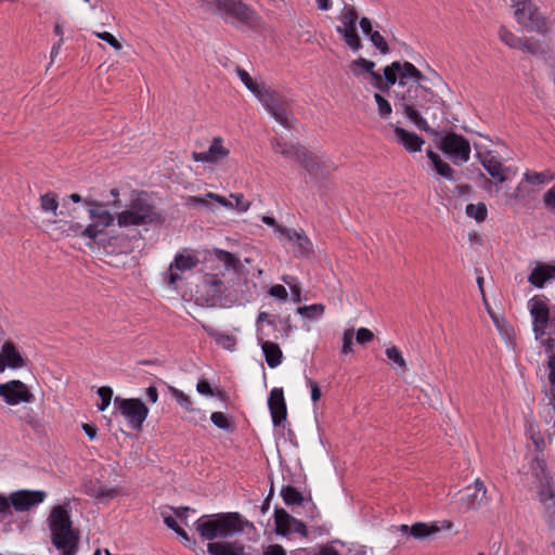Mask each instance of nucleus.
I'll use <instances>...</instances> for the list:
<instances>
[{
	"label": "nucleus",
	"mask_w": 555,
	"mask_h": 555,
	"mask_svg": "<svg viewBox=\"0 0 555 555\" xmlns=\"http://www.w3.org/2000/svg\"><path fill=\"white\" fill-rule=\"evenodd\" d=\"M398 105L403 114L420 129L430 132L428 122L421 112H427V103L439 104L440 98L423 83H412L405 90L396 92Z\"/></svg>",
	"instance_id": "nucleus-1"
},
{
	"label": "nucleus",
	"mask_w": 555,
	"mask_h": 555,
	"mask_svg": "<svg viewBox=\"0 0 555 555\" xmlns=\"http://www.w3.org/2000/svg\"><path fill=\"white\" fill-rule=\"evenodd\" d=\"M195 530L207 541L227 539L253 528V524L245 520L238 513H220L203 515L194 522Z\"/></svg>",
	"instance_id": "nucleus-2"
},
{
	"label": "nucleus",
	"mask_w": 555,
	"mask_h": 555,
	"mask_svg": "<svg viewBox=\"0 0 555 555\" xmlns=\"http://www.w3.org/2000/svg\"><path fill=\"white\" fill-rule=\"evenodd\" d=\"M51 542L60 555H76L79 534L73 529L68 504L54 506L48 517Z\"/></svg>",
	"instance_id": "nucleus-3"
},
{
	"label": "nucleus",
	"mask_w": 555,
	"mask_h": 555,
	"mask_svg": "<svg viewBox=\"0 0 555 555\" xmlns=\"http://www.w3.org/2000/svg\"><path fill=\"white\" fill-rule=\"evenodd\" d=\"M205 10L223 18L234 20L242 24H254L256 12L241 0H197Z\"/></svg>",
	"instance_id": "nucleus-4"
},
{
	"label": "nucleus",
	"mask_w": 555,
	"mask_h": 555,
	"mask_svg": "<svg viewBox=\"0 0 555 555\" xmlns=\"http://www.w3.org/2000/svg\"><path fill=\"white\" fill-rule=\"evenodd\" d=\"M515 21L528 31L546 34L551 22L539 11L531 0H511Z\"/></svg>",
	"instance_id": "nucleus-5"
},
{
	"label": "nucleus",
	"mask_w": 555,
	"mask_h": 555,
	"mask_svg": "<svg viewBox=\"0 0 555 555\" xmlns=\"http://www.w3.org/2000/svg\"><path fill=\"white\" fill-rule=\"evenodd\" d=\"M158 215L147 199L139 194L133 198L127 209L117 215V223L120 228L131 225H145L155 222Z\"/></svg>",
	"instance_id": "nucleus-6"
},
{
	"label": "nucleus",
	"mask_w": 555,
	"mask_h": 555,
	"mask_svg": "<svg viewBox=\"0 0 555 555\" xmlns=\"http://www.w3.org/2000/svg\"><path fill=\"white\" fill-rule=\"evenodd\" d=\"M83 202L88 206L89 218L92 222L83 228L81 236L96 242L104 234V230L114 223L115 217L106 209L104 203L91 198H85Z\"/></svg>",
	"instance_id": "nucleus-7"
},
{
	"label": "nucleus",
	"mask_w": 555,
	"mask_h": 555,
	"mask_svg": "<svg viewBox=\"0 0 555 555\" xmlns=\"http://www.w3.org/2000/svg\"><path fill=\"white\" fill-rule=\"evenodd\" d=\"M272 149L275 153L298 162L301 166H304L310 176L317 178L322 176V168L326 167L325 163H320V160L315 158L310 152H308L304 146L275 141L272 143Z\"/></svg>",
	"instance_id": "nucleus-8"
},
{
	"label": "nucleus",
	"mask_w": 555,
	"mask_h": 555,
	"mask_svg": "<svg viewBox=\"0 0 555 555\" xmlns=\"http://www.w3.org/2000/svg\"><path fill=\"white\" fill-rule=\"evenodd\" d=\"M358 18V12L354 7L345 3L337 16L339 25L335 28L352 51H359L362 48V42L357 29Z\"/></svg>",
	"instance_id": "nucleus-9"
},
{
	"label": "nucleus",
	"mask_w": 555,
	"mask_h": 555,
	"mask_svg": "<svg viewBox=\"0 0 555 555\" xmlns=\"http://www.w3.org/2000/svg\"><path fill=\"white\" fill-rule=\"evenodd\" d=\"M384 76L388 86L409 87L412 83H423L424 75L410 62L395 61L384 68Z\"/></svg>",
	"instance_id": "nucleus-10"
},
{
	"label": "nucleus",
	"mask_w": 555,
	"mask_h": 555,
	"mask_svg": "<svg viewBox=\"0 0 555 555\" xmlns=\"http://www.w3.org/2000/svg\"><path fill=\"white\" fill-rule=\"evenodd\" d=\"M439 147L454 165H462L469 160L470 143L461 134L447 133L442 137Z\"/></svg>",
	"instance_id": "nucleus-11"
},
{
	"label": "nucleus",
	"mask_w": 555,
	"mask_h": 555,
	"mask_svg": "<svg viewBox=\"0 0 555 555\" xmlns=\"http://www.w3.org/2000/svg\"><path fill=\"white\" fill-rule=\"evenodd\" d=\"M114 404L127 420L130 428L134 430L142 429V425L149 415V408L140 399L116 397Z\"/></svg>",
	"instance_id": "nucleus-12"
},
{
	"label": "nucleus",
	"mask_w": 555,
	"mask_h": 555,
	"mask_svg": "<svg viewBox=\"0 0 555 555\" xmlns=\"http://www.w3.org/2000/svg\"><path fill=\"white\" fill-rule=\"evenodd\" d=\"M258 101L281 126L289 127V104L284 95L268 88Z\"/></svg>",
	"instance_id": "nucleus-13"
},
{
	"label": "nucleus",
	"mask_w": 555,
	"mask_h": 555,
	"mask_svg": "<svg viewBox=\"0 0 555 555\" xmlns=\"http://www.w3.org/2000/svg\"><path fill=\"white\" fill-rule=\"evenodd\" d=\"M0 398L9 405H17L33 402L35 396L25 383L13 379L0 384Z\"/></svg>",
	"instance_id": "nucleus-14"
},
{
	"label": "nucleus",
	"mask_w": 555,
	"mask_h": 555,
	"mask_svg": "<svg viewBox=\"0 0 555 555\" xmlns=\"http://www.w3.org/2000/svg\"><path fill=\"white\" fill-rule=\"evenodd\" d=\"M7 498L9 508H14L16 512H27L42 503L47 498V493L42 490H18L10 493Z\"/></svg>",
	"instance_id": "nucleus-15"
},
{
	"label": "nucleus",
	"mask_w": 555,
	"mask_h": 555,
	"mask_svg": "<svg viewBox=\"0 0 555 555\" xmlns=\"http://www.w3.org/2000/svg\"><path fill=\"white\" fill-rule=\"evenodd\" d=\"M230 155V149L224 145L221 137H215L207 151L193 152L192 159L197 163L218 165L223 163Z\"/></svg>",
	"instance_id": "nucleus-16"
},
{
	"label": "nucleus",
	"mask_w": 555,
	"mask_h": 555,
	"mask_svg": "<svg viewBox=\"0 0 555 555\" xmlns=\"http://www.w3.org/2000/svg\"><path fill=\"white\" fill-rule=\"evenodd\" d=\"M460 502L461 507L465 511H475L481 507L488 502L485 483L477 478L472 486L466 487Z\"/></svg>",
	"instance_id": "nucleus-17"
},
{
	"label": "nucleus",
	"mask_w": 555,
	"mask_h": 555,
	"mask_svg": "<svg viewBox=\"0 0 555 555\" xmlns=\"http://www.w3.org/2000/svg\"><path fill=\"white\" fill-rule=\"evenodd\" d=\"M500 40L511 49L520 50L524 53L534 55L538 53V44L531 39L518 37L505 26H501L498 31Z\"/></svg>",
	"instance_id": "nucleus-18"
},
{
	"label": "nucleus",
	"mask_w": 555,
	"mask_h": 555,
	"mask_svg": "<svg viewBox=\"0 0 555 555\" xmlns=\"http://www.w3.org/2000/svg\"><path fill=\"white\" fill-rule=\"evenodd\" d=\"M272 423L274 426H281L286 421L287 408L282 388H273L268 398Z\"/></svg>",
	"instance_id": "nucleus-19"
},
{
	"label": "nucleus",
	"mask_w": 555,
	"mask_h": 555,
	"mask_svg": "<svg viewBox=\"0 0 555 555\" xmlns=\"http://www.w3.org/2000/svg\"><path fill=\"white\" fill-rule=\"evenodd\" d=\"M529 308L533 319V331L535 336L539 337L544 335L550 314L547 305L541 299L532 298L529 301Z\"/></svg>",
	"instance_id": "nucleus-20"
},
{
	"label": "nucleus",
	"mask_w": 555,
	"mask_h": 555,
	"mask_svg": "<svg viewBox=\"0 0 555 555\" xmlns=\"http://www.w3.org/2000/svg\"><path fill=\"white\" fill-rule=\"evenodd\" d=\"M198 260L191 255H177L173 261L170 263L169 271L167 273V282L170 286H176V283L181 279L179 272L192 270L196 267Z\"/></svg>",
	"instance_id": "nucleus-21"
},
{
	"label": "nucleus",
	"mask_w": 555,
	"mask_h": 555,
	"mask_svg": "<svg viewBox=\"0 0 555 555\" xmlns=\"http://www.w3.org/2000/svg\"><path fill=\"white\" fill-rule=\"evenodd\" d=\"M279 233L286 241L296 244V254L298 256L305 257L312 253V242L304 233H299L296 230L289 228H279Z\"/></svg>",
	"instance_id": "nucleus-22"
},
{
	"label": "nucleus",
	"mask_w": 555,
	"mask_h": 555,
	"mask_svg": "<svg viewBox=\"0 0 555 555\" xmlns=\"http://www.w3.org/2000/svg\"><path fill=\"white\" fill-rule=\"evenodd\" d=\"M452 522L449 520L442 521V526L437 524L415 522L411 526V537L416 540H424L436 535L441 529H451Z\"/></svg>",
	"instance_id": "nucleus-23"
},
{
	"label": "nucleus",
	"mask_w": 555,
	"mask_h": 555,
	"mask_svg": "<svg viewBox=\"0 0 555 555\" xmlns=\"http://www.w3.org/2000/svg\"><path fill=\"white\" fill-rule=\"evenodd\" d=\"M398 142L404 146L410 153L421 151L424 140L414 132H410L399 126L391 125Z\"/></svg>",
	"instance_id": "nucleus-24"
},
{
	"label": "nucleus",
	"mask_w": 555,
	"mask_h": 555,
	"mask_svg": "<svg viewBox=\"0 0 555 555\" xmlns=\"http://www.w3.org/2000/svg\"><path fill=\"white\" fill-rule=\"evenodd\" d=\"M529 473L533 479L534 485L554 478L544 456L532 457V460L529 463Z\"/></svg>",
	"instance_id": "nucleus-25"
},
{
	"label": "nucleus",
	"mask_w": 555,
	"mask_h": 555,
	"mask_svg": "<svg viewBox=\"0 0 555 555\" xmlns=\"http://www.w3.org/2000/svg\"><path fill=\"white\" fill-rule=\"evenodd\" d=\"M210 555H243L244 545L238 542H214L207 545Z\"/></svg>",
	"instance_id": "nucleus-26"
},
{
	"label": "nucleus",
	"mask_w": 555,
	"mask_h": 555,
	"mask_svg": "<svg viewBox=\"0 0 555 555\" xmlns=\"http://www.w3.org/2000/svg\"><path fill=\"white\" fill-rule=\"evenodd\" d=\"M480 162L488 173L498 182L502 183L506 180L505 170L496 156L487 153L481 156Z\"/></svg>",
	"instance_id": "nucleus-27"
},
{
	"label": "nucleus",
	"mask_w": 555,
	"mask_h": 555,
	"mask_svg": "<svg viewBox=\"0 0 555 555\" xmlns=\"http://www.w3.org/2000/svg\"><path fill=\"white\" fill-rule=\"evenodd\" d=\"M0 352L3 358L5 366H9L11 369H21L26 365L24 358L17 351L13 343H4Z\"/></svg>",
	"instance_id": "nucleus-28"
},
{
	"label": "nucleus",
	"mask_w": 555,
	"mask_h": 555,
	"mask_svg": "<svg viewBox=\"0 0 555 555\" xmlns=\"http://www.w3.org/2000/svg\"><path fill=\"white\" fill-rule=\"evenodd\" d=\"M555 278L554 266L538 264L530 273L528 281L535 287L542 288L544 284Z\"/></svg>",
	"instance_id": "nucleus-29"
},
{
	"label": "nucleus",
	"mask_w": 555,
	"mask_h": 555,
	"mask_svg": "<svg viewBox=\"0 0 555 555\" xmlns=\"http://www.w3.org/2000/svg\"><path fill=\"white\" fill-rule=\"evenodd\" d=\"M258 340L261 345V349L264 354L267 364L271 369L276 367L282 360V351L279 345L270 340H263L260 335L258 336Z\"/></svg>",
	"instance_id": "nucleus-30"
},
{
	"label": "nucleus",
	"mask_w": 555,
	"mask_h": 555,
	"mask_svg": "<svg viewBox=\"0 0 555 555\" xmlns=\"http://www.w3.org/2000/svg\"><path fill=\"white\" fill-rule=\"evenodd\" d=\"M237 77L243 85L257 98L262 96V93L268 89L263 81L254 79L247 70L242 67L235 69Z\"/></svg>",
	"instance_id": "nucleus-31"
},
{
	"label": "nucleus",
	"mask_w": 555,
	"mask_h": 555,
	"mask_svg": "<svg viewBox=\"0 0 555 555\" xmlns=\"http://www.w3.org/2000/svg\"><path fill=\"white\" fill-rule=\"evenodd\" d=\"M539 501L545 506L551 507L555 499V482L554 478L534 485Z\"/></svg>",
	"instance_id": "nucleus-32"
},
{
	"label": "nucleus",
	"mask_w": 555,
	"mask_h": 555,
	"mask_svg": "<svg viewBox=\"0 0 555 555\" xmlns=\"http://www.w3.org/2000/svg\"><path fill=\"white\" fill-rule=\"evenodd\" d=\"M294 518L286 511L276 508L274 511L275 533L284 537L291 534Z\"/></svg>",
	"instance_id": "nucleus-33"
},
{
	"label": "nucleus",
	"mask_w": 555,
	"mask_h": 555,
	"mask_svg": "<svg viewBox=\"0 0 555 555\" xmlns=\"http://www.w3.org/2000/svg\"><path fill=\"white\" fill-rule=\"evenodd\" d=\"M526 434L534 447V456H543L547 441L540 429L533 424H529L526 428Z\"/></svg>",
	"instance_id": "nucleus-34"
},
{
	"label": "nucleus",
	"mask_w": 555,
	"mask_h": 555,
	"mask_svg": "<svg viewBox=\"0 0 555 555\" xmlns=\"http://www.w3.org/2000/svg\"><path fill=\"white\" fill-rule=\"evenodd\" d=\"M427 157L433 163L435 170L439 176L443 177L447 180H453L454 170L448 163L443 162L437 153L433 152L431 150H428Z\"/></svg>",
	"instance_id": "nucleus-35"
},
{
	"label": "nucleus",
	"mask_w": 555,
	"mask_h": 555,
	"mask_svg": "<svg viewBox=\"0 0 555 555\" xmlns=\"http://www.w3.org/2000/svg\"><path fill=\"white\" fill-rule=\"evenodd\" d=\"M325 311V307L322 304H313L310 306H302L297 308V313L306 319H320Z\"/></svg>",
	"instance_id": "nucleus-36"
},
{
	"label": "nucleus",
	"mask_w": 555,
	"mask_h": 555,
	"mask_svg": "<svg viewBox=\"0 0 555 555\" xmlns=\"http://www.w3.org/2000/svg\"><path fill=\"white\" fill-rule=\"evenodd\" d=\"M168 389H169V392L172 396V398L177 401V403L181 408H183L188 412H193L194 411L193 402H192V399H191L190 396H188L182 390H180V389H178V388H176L173 386H169Z\"/></svg>",
	"instance_id": "nucleus-37"
},
{
	"label": "nucleus",
	"mask_w": 555,
	"mask_h": 555,
	"mask_svg": "<svg viewBox=\"0 0 555 555\" xmlns=\"http://www.w3.org/2000/svg\"><path fill=\"white\" fill-rule=\"evenodd\" d=\"M40 207L46 212H52L53 216L57 215L59 202L56 194L49 192L40 197Z\"/></svg>",
	"instance_id": "nucleus-38"
},
{
	"label": "nucleus",
	"mask_w": 555,
	"mask_h": 555,
	"mask_svg": "<svg viewBox=\"0 0 555 555\" xmlns=\"http://www.w3.org/2000/svg\"><path fill=\"white\" fill-rule=\"evenodd\" d=\"M87 493L95 499H113L117 494V490L104 485H99L89 488Z\"/></svg>",
	"instance_id": "nucleus-39"
},
{
	"label": "nucleus",
	"mask_w": 555,
	"mask_h": 555,
	"mask_svg": "<svg viewBox=\"0 0 555 555\" xmlns=\"http://www.w3.org/2000/svg\"><path fill=\"white\" fill-rule=\"evenodd\" d=\"M281 495L287 505L300 504L304 500L302 494L292 486L283 487Z\"/></svg>",
	"instance_id": "nucleus-40"
},
{
	"label": "nucleus",
	"mask_w": 555,
	"mask_h": 555,
	"mask_svg": "<svg viewBox=\"0 0 555 555\" xmlns=\"http://www.w3.org/2000/svg\"><path fill=\"white\" fill-rule=\"evenodd\" d=\"M487 206L483 203L468 204L466 206V215L475 219L477 222H482L487 218Z\"/></svg>",
	"instance_id": "nucleus-41"
},
{
	"label": "nucleus",
	"mask_w": 555,
	"mask_h": 555,
	"mask_svg": "<svg viewBox=\"0 0 555 555\" xmlns=\"http://www.w3.org/2000/svg\"><path fill=\"white\" fill-rule=\"evenodd\" d=\"M215 255L219 261L224 263L227 269L236 270L241 264L240 260L233 254L223 249H216Z\"/></svg>",
	"instance_id": "nucleus-42"
},
{
	"label": "nucleus",
	"mask_w": 555,
	"mask_h": 555,
	"mask_svg": "<svg viewBox=\"0 0 555 555\" xmlns=\"http://www.w3.org/2000/svg\"><path fill=\"white\" fill-rule=\"evenodd\" d=\"M385 353L392 365H396L401 371L406 370V362L399 348H397L396 346H391L386 349Z\"/></svg>",
	"instance_id": "nucleus-43"
},
{
	"label": "nucleus",
	"mask_w": 555,
	"mask_h": 555,
	"mask_svg": "<svg viewBox=\"0 0 555 555\" xmlns=\"http://www.w3.org/2000/svg\"><path fill=\"white\" fill-rule=\"evenodd\" d=\"M524 179L532 184H543L555 179V175L550 171L544 172H530L524 175Z\"/></svg>",
	"instance_id": "nucleus-44"
},
{
	"label": "nucleus",
	"mask_w": 555,
	"mask_h": 555,
	"mask_svg": "<svg viewBox=\"0 0 555 555\" xmlns=\"http://www.w3.org/2000/svg\"><path fill=\"white\" fill-rule=\"evenodd\" d=\"M374 100L377 105L378 115L382 119H388L392 113L391 105L387 99L379 93L374 94Z\"/></svg>",
	"instance_id": "nucleus-45"
},
{
	"label": "nucleus",
	"mask_w": 555,
	"mask_h": 555,
	"mask_svg": "<svg viewBox=\"0 0 555 555\" xmlns=\"http://www.w3.org/2000/svg\"><path fill=\"white\" fill-rule=\"evenodd\" d=\"M375 63L373 61L366 60L364 57H359L358 60H354L350 64V69L354 75H359L360 72L359 68L370 73L374 69Z\"/></svg>",
	"instance_id": "nucleus-46"
},
{
	"label": "nucleus",
	"mask_w": 555,
	"mask_h": 555,
	"mask_svg": "<svg viewBox=\"0 0 555 555\" xmlns=\"http://www.w3.org/2000/svg\"><path fill=\"white\" fill-rule=\"evenodd\" d=\"M98 395L101 398V403L98 405L100 411H105L111 404L113 398V389L108 386H102L98 389Z\"/></svg>",
	"instance_id": "nucleus-47"
},
{
	"label": "nucleus",
	"mask_w": 555,
	"mask_h": 555,
	"mask_svg": "<svg viewBox=\"0 0 555 555\" xmlns=\"http://www.w3.org/2000/svg\"><path fill=\"white\" fill-rule=\"evenodd\" d=\"M370 40L382 54H387L389 52V47L386 39L378 31L375 30L372 33Z\"/></svg>",
	"instance_id": "nucleus-48"
},
{
	"label": "nucleus",
	"mask_w": 555,
	"mask_h": 555,
	"mask_svg": "<svg viewBox=\"0 0 555 555\" xmlns=\"http://www.w3.org/2000/svg\"><path fill=\"white\" fill-rule=\"evenodd\" d=\"M210 420L212 424L220 429L229 430L231 427L229 417L222 412H214L210 415Z\"/></svg>",
	"instance_id": "nucleus-49"
},
{
	"label": "nucleus",
	"mask_w": 555,
	"mask_h": 555,
	"mask_svg": "<svg viewBox=\"0 0 555 555\" xmlns=\"http://www.w3.org/2000/svg\"><path fill=\"white\" fill-rule=\"evenodd\" d=\"M354 338V333L352 328H348L343 334V346H341V353L349 354L352 353V341Z\"/></svg>",
	"instance_id": "nucleus-50"
},
{
	"label": "nucleus",
	"mask_w": 555,
	"mask_h": 555,
	"mask_svg": "<svg viewBox=\"0 0 555 555\" xmlns=\"http://www.w3.org/2000/svg\"><path fill=\"white\" fill-rule=\"evenodd\" d=\"M230 197L235 201L233 208H235L238 212H246L249 209L250 202L245 199L242 193L231 194Z\"/></svg>",
	"instance_id": "nucleus-51"
},
{
	"label": "nucleus",
	"mask_w": 555,
	"mask_h": 555,
	"mask_svg": "<svg viewBox=\"0 0 555 555\" xmlns=\"http://www.w3.org/2000/svg\"><path fill=\"white\" fill-rule=\"evenodd\" d=\"M94 35L99 39L107 42L116 51H119L122 48L121 43L108 31H101V33L98 31V33H94Z\"/></svg>",
	"instance_id": "nucleus-52"
},
{
	"label": "nucleus",
	"mask_w": 555,
	"mask_h": 555,
	"mask_svg": "<svg viewBox=\"0 0 555 555\" xmlns=\"http://www.w3.org/2000/svg\"><path fill=\"white\" fill-rule=\"evenodd\" d=\"M369 74L373 80V86L375 88H377L378 90L388 91L392 87V86L387 85V78L385 76L383 79V77L378 73H376L374 69L372 72H370Z\"/></svg>",
	"instance_id": "nucleus-53"
},
{
	"label": "nucleus",
	"mask_w": 555,
	"mask_h": 555,
	"mask_svg": "<svg viewBox=\"0 0 555 555\" xmlns=\"http://www.w3.org/2000/svg\"><path fill=\"white\" fill-rule=\"evenodd\" d=\"M373 338H374L373 332L366 327L359 328L357 332V335H356V340L360 345L367 344V343L372 341Z\"/></svg>",
	"instance_id": "nucleus-54"
},
{
	"label": "nucleus",
	"mask_w": 555,
	"mask_h": 555,
	"mask_svg": "<svg viewBox=\"0 0 555 555\" xmlns=\"http://www.w3.org/2000/svg\"><path fill=\"white\" fill-rule=\"evenodd\" d=\"M269 295L274 298H278L281 301H285L288 296L286 288L281 284H275L271 286L269 289Z\"/></svg>",
	"instance_id": "nucleus-55"
},
{
	"label": "nucleus",
	"mask_w": 555,
	"mask_h": 555,
	"mask_svg": "<svg viewBox=\"0 0 555 555\" xmlns=\"http://www.w3.org/2000/svg\"><path fill=\"white\" fill-rule=\"evenodd\" d=\"M294 279L292 276H284L283 281L289 285L293 300L295 302H299L301 300V289L298 284H293L292 281Z\"/></svg>",
	"instance_id": "nucleus-56"
},
{
	"label": "nucleus",
	"mask_w": 555,
	"mask_h": 555,
	"mask_svg": "<svg viewBox=\"0 0 555 555\" xmlns=\"http://www.w3.org/2000/svg\"><path fill=\"white\" fill-rule=\"evenodd\" d=\"M12 516V511L9 508V502L5 494L0 492V520Z\"/></svg>",
	"instance_id": "nucleus-57"
},
{
	"label": "nucleus",
	"mask_w": 555,
	"mask_h": 555,
	"mask_svg": "<svg viewBox=\"0 0 555 555\" xmlns=\"http://www.w3.org/2000/svg\"><path fill=\"white\" fill-rule=\"evenodd\" d=\"M206 196L209 197V199H212V201L217 202L218 204H220L221 206L225 207L227 209L233 208V203L230 202L228 198H225L222 195H219V194H216L212 192H208L206 194Z\"/></svg>",
	"instance_id": "nucleus-58"
},
{
	"label": "nucleus",
	"mask_w": 555,
	"mask_h": 555,
	"mask_svg": "<svg viewBox=\"0 0 555 555\" xmlns=\"http://www.w3.org/2000/svg\"><path fill=\"white\" fill-rule=\"evenodd\" d=\"M306 382H307V385L310 387L312 401L313 402L319 401L322 393H321V389H320L318 383H315L314 380H312L309 377H306Z\"/></svg>",
	"instance_id": "nucleus-59"
},
{
	"label": "nucleus",
	"mask_w": 555,
	"mask_h": 555,
	"mask_svg": "<svg viewBox=\"0 0 555 555\" xmlns=\"http://www.w3.org/2000/svg\"><path fill=\"white\" fill-rule=\"evenodd\" d=\"M292 521H293V526L291 527V533H298L301 537L306 538L308 535L306 525L301 520L296 519V518H294V520H292Z\"/></svg>",
	"instance_id": "nucleus-60"
},
{
	"label": "nucleus",
	"mask_w": 555,
	"mask_h": 555,
	"mask_svg": "<svg viewBox=\"0 0 555 555\" xmlns=\"http://www.w3.org/2000/svg\"><path fill=\"white\" fill-rule=\"evenodd\" d=\"M543 202L547 208L555 210V185L544 193Z\"/></svg>",
	"instance_id": "nucleus-61"
},
{
	"label": "nucleus",
	"mask_w": 555,
	"mask_h": 555,
	"mask_svg": "<svg viewBox=\"0 0 555 555\" xmlns=\"http://www.w3.org/2000/svg\"><path fill=\"white\" fill-rule=\"evenodd\" d=\"M216 339L218 343H220L223 347L228 349H232L235 346V339L231 335L218 334Z\"/></svg>",
	"instance_id": "nucleus-62"
},
{
	"label": "nucleus",
	"mask_w": 555,
	"mask_h": 555,
	"mask_svg": "<svg viewBox=\"0 0 555 555\" xmlns=\"http://www.w3.org/2000/svg\"><path fill=\"white\" fill-rule=\"evenodd\" d=\"M263 555H286V551L280 544H271L263 551Z\"/></svg>",
	"instance_id": "nucleus-63"
},
{
	"label": "nucleus",
	"mask_w": 555,
	"mask_h": 555,
	"mask_svg": "<svg viewBox=\"0 0 555 555\" xmlns=\"http://www.w3.org/2000/svg\"><path fill=\"white\" fill-rule=\"evenodd\" d=\"M545 396L550 405H552L553 410L555 411V383H550L548 388L545 390Z\"/></svg>",
	"instance_id": "nucleus-64"
}]
</instances>
